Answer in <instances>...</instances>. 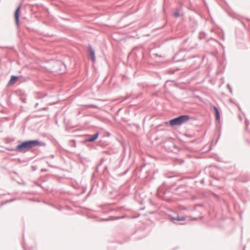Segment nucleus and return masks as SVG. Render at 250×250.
<instances>
[{
	"instance_id": "nucleus-1",
	"label": "nucleus",
	"mask_w": 250,
	"mask_h": 250,
	"mask_svg": "<svg viewBox=\"0 0 250 250\" xmlns=\"http://www.w3.org/2000/svg\"><path fill=\"white\" fill-rule=\"evenodd\" d=\"M19 144L16 146L17 152L25 153L33 147L38 146H45L46 144L39 139L19 141Z\"/></svg>"
},
{
	"instance_id": "nucleus-2",
	"label": "nucleus",
	"mask_w": 250,
	"mask_h": 250,
	"mask_svg": "<svg viewBox=\"0 0 250 250\" xmlns=\"http://www.w3.org/2000/svg\"><path fill=\"white\" fill-rule=\"evenodd\" d=\"M46 70L52 73L62 74L65 72L66 67L65 64L59 60H50L46 66Z\"/></svg>"
},
{
	"instance_id": "nucleus-3",
	"label": "nucleus",
	"mask_w": 250,
	"mask_h": 250,
	"mask_svg": "<svg viewBox=\"0 0 250 250\" xmlns=\"http://www.w3.org/2000/svg\"><path fill=\"white\" fill-rule=\"evenodd\" d=\"M190 118L189 115L188 114H183L179 115L175 118H172L168 121L165 122L166 125H169L172 127L175 126H179L187 123Z\"/></svg>"
},
{
	"instance_id": "nucleus-4",
	"label": "nucleus",
	"mask_w": 250,
	"mask_h": 250,
	"mask_svg": "<svg viewBox=\"0 0 250 250\" xmlns=\"http://www.w3.org/2000/svg\"><path fill=\"white\" fill-rule=\"evenodd\" d=\"M157 194L163 200L169 202L171 201L172 193L169 189H165L163 187H160L158 188Z\"/></svg>"
},
{
	"instance_id": "nucleus-5",
	"label": "nucleus",
	"mask_w": 250,
	"mask_h": 250,
	"mask_svg": "<svg viewBox=\"0 0 250 250\" xmlns=\"http://www.w3.org/2000/svg\"><path fill=\"white\" fill-rule=\"evenodd\" d=\"M195 55L189 56L188 55H183V52L180 51L176 53L173 56V59L175 62H183L187 61L188 60L195 58Z\"/></svg>"
},
{
	"instance_id": "nucleus-6",
	"label": "nucleus",
	"mask_w": 250,
	"mask_h": 250,
	"mask_svg": "<svg viewBox=\"0 0 250 250\" xmlns=\"http://www.w3.org/2000/svg\"><path fill=\"white\" fill-rule=\"evenodd\" d=\"M99 136V132H96L93 135H86V138L83 141V143L85 144L86 146H89V145L87 143L88 142H93L95 141Z\"/></svg>"
},
{
	"instance_id": "nucleus-7",
	"label": "nucleus",
	"mask_w": 250,
	"mask_h": 250,
	"mask_svg": "<svg viewBox=\"0 0 250 250\" xmlns=\"http://www.w3.org/2000/svg\"><path fill=\"white\" fill-rule=\"evenodd\" d=\"M168 217L170 218L171 221L175 224L178 225H185V223H181L180 221H185L186 218V216H179L178 214H176L175 216H173L170 214L168 215Z\"/></svg>"
},
{
	"instance_id": "nucleus-8",
	"label": "nucleus",
	"mask_w": 250,
	"mask_h": 250,
	"mask_svg": "<svg viewBox=\"0 0 250 250\" xmlns=\"http://www.w3.org/2000/svg\"><path fill=\"white\" fill-rule=\"evenodd\" d=\"M88 54L87 55L88 58L93 62H96L95 52L91 44H89L88 45Z\"/></svg>"
},
{
	"instance_id": "nucleus-9",
	"label": "nucleus",
	"mask_w": 250,
	"mask_h": 250,
	"mask_svg": "<svg viewBox=\"0 0 250 250\" xmlns=\"http://www.w3.org/2000/svg\"><path fill=\"white\" fill-rule=\"evenodd\" d=\"M21 3L20 4L15 10L14 12V18L17 27H19L20 25V16L21 13Z\"/></svg>"
},
{
	"instance_id": "nucleus-10",
	"label": "nucleus",
	"mask_w": 250,
	"mask_h": 250,
	"mask_svg": "<svg viewBox=\"0 0 250 250\" xmlns=\"http://www.w3.org/2000/svg\"><path fill=\"white\" fill-rule=\"evenodd\" d=\"M211 107L214 111V115H215L216 121L218 122H220V110H219V108L214 105H212Z\"/></svg>"
},
{
	"instance_id": "nucleus-11",
	"label": "nucleus",
	"mask_w": 250,
	"mask_h": 250,
	"mask_svg": "<svg viewBox=\"0 0 250 250\" xmlns=\"http://www.w3.org/2000/svg\"><path fill=\"white\" fill-rule=\"evenodd\" d=\"M22 76H21L20 77L15 76V75H12L10 77V79L7 85H11L12 84H14Z\"/></svg>"
},
{
	"instance_id": "nucleus-12",
	"label": "nucleus",
	"mask_w": 250,
	"mask_h": 250,
	"mask_svg": "<svg viewBox=\"0 0 250 250\" xmlns=\"http://www.w3.org/2000/svg\"><path fill=\"white\" fill-rule=\"evenodd\" d=\"M98 146L102 148H105L109 146V143L107 141L100 140L98 142Z\"/></svg>"
},
{
	"instance_id": "nucleus-13",
	"label": "nucleus",
	"mask_w": 250,
	"mask_h": 250,
	"mask_svg": "<svg viewBox=\"0 0 250 250\" xmlns=\"http://www.w3.org/2000/svg\"><path fill=\"white\" fill-rule=\"evenodd\" d=\"M173 16L175 18H179L180 16L179 10L178 8H176L173 13Z\"/></svg>"
},
{
	"instance_id": "nucleus-14",
	"label": "nucleus",
	"mask_w": 250,
	"mask_h": 250,
	"mask_svg": "<svg viewBox=\"0 0 250 250\" xmlns=\"http://www.w3.org/2000/svg\"><path fill=\"white\" fill-rule=\"evenodd\" d=\"M184 188L183 186L180 185V186H178L177 188H176L174 189V193H176V194H180L181 192H183V191H179V192L178 191L179 189H180L181 188Z\"/></svg>"
},
{
	"instance_id": "nucleus-15",
	"label": "nucleus",
	"mask_w": 250,
	"mask_h": 250,
	"mask_svg": "<svg viewBox=\"0 0 250 250\" xmlns=\"http://www.w3.org/2000/svg\"><path fill=\"white\" fill-rule=\"evenodd\" d=\"M103 153H105V154H107L108 155H111L113 153V150H111V149H109L108 150H105V151H103Z\"/></svg>"
},
{
	"instance_id": "nucleus-16",
	"label": "nucleus",
	"mask_w": 250,
	"mask_h": 250,
	"mask_svg": "<svg viewBox=\"0 0 250 250\" xmlns=\"http://www.w3.org/2000/svg\"><path fill=\"white\" fill-rule=\"evenodd\" d=\"M69 143H70V145L71 146H73L74 147H76V141H75V140H71L70 141Z\"/></svg>"
},
{
	"instance_id": "nucleus-17",
	"label": "nucleus",
	"mask_w": 250,
	"mask_h": 250,
	"mask_svg": "<svg viewBox=\"0 0 250 250\" xmlns=\"http://www.w3.org/2000/svg\"><path fill=\"white\" fill-rule=\"evenodd\" d=\"M205 33L204 32H200L199 33V38L200 39H202L204 38Z\"/></svg>"
},
{
	"instance_id": "nucleus-18",
	"label": "nucleus",
	"mask_w": 250,
	"mask_h": 250,
	"mask_svg": "<svg viewBox=\"0 0 250 250\" xmlns=\"http://www.w3.org/2000/svg\"><path fill=\"white\" fill-rule=\"evenodd\" d=\"M184 135L188 138H191L194 137V135L193 134H188L185 133Z\"/></svg>"
},
{
	"instance_id": "nucleus-19",
	"label": "nucleus",
	"mask_w": 250,
	"mask_h": 250,
	"mask_svg": "<svg viewBox=\"0 0 250 250\" xmlns=\"http://www.w3.org/2000/svg\"><path fill=\"white\" fill-rule=\"evenodd\" d=\"M6 149L9 151H15L17 152V150L16 149V147L15 148H12V147H8L6 148Z\"/></svg>"
},
{
	"instance_id": "nucleus-20",
	"label": "nucleus",
	"mask_w": 250,
	"mask_h": 250,
	"mask_svg": "<svg viewBox=\"0 0 250 250\" xmlns=\"http://www.w3.org/2000/svg\"><path fill=\"white\" fill-rule=\"evenodd\" d=\"M128 170H129V167H128L127 168H126V169L125 170V171L124 172H123L122 173H121V174H120V175H121V176H124V175H125V174L127 173V172H128Z\"/></svg>"
},
{
	"instance_id": "nucleus-21",
	"label": "nucleus",
	"mask_w": 250,
	"mask_h": 250,
	"mask_svg": "<svg viewBox=\"0 0 250 250\" xmlns=\"http://www.w3.org/2000/svg\"><path fill=\"white\" fill-rule=\"evenodd\" d=\"M179 70V68H177L176 70H169V73L170 74H173L175 73V71H178Z\"/></svg>"
},
{
	"instance_id": "nucleus-22",
	"label": "nucleus",
	"mask_w": 250,
	"mask_h": 250,
	"mask_svg": "<svg viewBox=\"0 0 250 250\" xmlns=\"http://www.w3.org/2000/svg\"><path fill=\"white\" fill-rule=\"evenodd\" d=\"M227 88L229 90V92L232 93V88L230 85L229 84H227Z\"/></svg>"
},
{
	"instance_id": "nucleus-23",
	"label": "nucleus",
	"mask_w": 250,
	"mask_h": 250,
	"mask_svg": "<svg viewBox=\"0 0 250 250\" xmlns=\"http://www.w3.org/2000/svg\"><path fill=\"white\" fill-rule=\"evenodd\" d=\"M52 207H53L54 208H56V209H57L58 210H62V208H63V207L62 206H60V207H56L54 205H52Z\"/></svg>"
},
{
	"instance_id": "nucleus-24",
	"label": "nucleus",
	"mask_w": 250,
	"mask_h": 250,
	"mask_svg": "<svg viewBox=\"0 0 250 250\" xmlns=\"http://www.w3.org/2000/svg\"><path fill=\"white\" fill-rule=\"evenodd\" d=\"M37 168L36 166H32L31 167V169L32 171H35L37 170Z\"/></svg>"
},
{
	"instance_id": "nucleus-25",
	"label": "nucleus",
	"mask_w": 250,
	"mask_h": 250,
	"mask_svg": "<svg viewBox=\"0 0 250 250\" xmlns=\"http://www.w3.org/2000/svg\"><path fill=\"white\" fill-rule=\"evenodd\" d=\"M47 95V93H45L44 95H42V96H39V97H37L38 99H42L45 97H46V96Z\"/></svg>"
},
{
	"instance_id": "nucleus-26",
	"label": "nucleus",
	"mask_w": 250,
	"mask_h": 250,
	"mask_svg": "<svg viewBox=\"0 0 250 250\" xmlns=\"http://www.w3.org/2000/svg\"><path fill=\"white\" fill-rule=\"evenodd\" d=\"M48 109L47 107H44L42 108L38 109L37 111H41V110H47Z\"/></svg>"
},
{
	"instance_id": "nucleus-27",
	"label": "nucleus",
	"mask_w": 250,
	"mask_h": 250,
	"mask_svg": "<svg viewBox=\"0 0 250 250\" xmlns=\"http://www.w3.org/2000/svg\"><path fill=\"white\" fill-rule=\"evenodd\" d=\"M132 125L135 126L137 129H139L140 128V125L138 124H136L133 123Z\"/></svg>"
},
{
	"instance_id": "nucleus-28",
	"label": "nucleus",
	"mask_w": 250,
	"mask_h": 250,
	"mask_svg": "<svg viewBox=\"0 0 250 250\" xmlns=\"http://www.w3.org/2000/svg\"><path fill=\"white\" fill-rule=\"evenodd\" d=\"M8 202H9V201H5V202H2V203H0V207H1L3 205H5V204H7V203H8Z\"/></svg>"
},
{
	"instance_id": "nucleus-29",
	"label": "nucleus",
	"mask_w": 250,
	"mask_h": 250,
	"mask_svg": "<svg viewBox=\"0 0 250 250\" xmlns=\"http://www.w3.org/2000/svg\"><path fill=\"white\" fill-rule=\"evenodd\" d=\"M245 124L246 127H247L249 125V121L247 119H245Z\"/></svg>"
},
{
	"instance_id": "nucleus-30",
	"label": "nucleus",
	"mask_w": 250,
	"mask_h": 250,
	"mask_svg": "<svg viewBox=\"0 0 250 250\" xmlns=\"http://www.w3.org/2000/svg\"><path fill=\"white\" fill-rule=\"evenodd\" d=\"M104 161L105 159L104 158H101L100 161L99 165H101Z\"/></svg>"
},
{
	"instance_id": "nucleus-31",
	"label": "nucleus",
	"mask_w": 250,
	"mask_h": 250,
	"mask_svg": "<svg viewBox=\"0 0 250 250\" xmlns=\"http://www.w3.org/2000/svg\"><path fill=\"white\" fill-rule=\"evenodd\" d=\"M154 55L155 56L158 57H160V58H163V57H164V56H162V55H159L158 54H157V53L154 54Z\"/></svg>"
},
{
	"instance_id": "nucleus-32",
	"label": "nucleus",
	"mask_w": 250,
	"mask_h": 250,
	"mask_svg": "<svg viewBox=\"0 0 250 250\" xmlns=\"http://www.w3.org/2000/svg\"><path fill=\"white\" fill-rule=\"evenodd\" d=\"M48 171V169L46 168H42L41 170V172H44Z\"/></svg>"
},
{
	"instance_id": "nucleus-33",
	"label": "nucleus",
	"mask_w": 250,
	"mask_h": 250,
	"mask_svg": "<svg viewBox=\"0 0 250 250\" xmlns=\"http://www.w3.org/2000/svg\"><path fill=\"white\" fill-rule=\"evenodd\" d=\"M130 97V96L129 95H126L125 97V98H124V100H126L127 99H128V98H129Z\"/></svg>"
},
{
	"instance_id": "nucleus-34",
	"label": "nucleus",
	"mask_w": 250,
	"mask_h": 250,
	"mask_svg": "<svg viewBox=\"0 0 250 250\" xmlns=\"http://www.w3.org/2000/svg\"><path fill=\"white\" fill-rule=\"evenodd\" d=\"M17 161L20 163H21L22 162H23L24 161L21 160L20 158H18Z\"/></svg>"
},
{
	"instance_id": "nucleus-35",
	"label": "nucleus",
	"mask_w": 250,
	"mask_h": 250,
	"mask_svg": "<svg viewBox=\"0 0 250 250\" xmlns=\"http://www.w3.org/2000/svg\"><path fill=\"white\" fill-rule=\"evenodd\" d=\"M21 99L23 103H26V99L25 98H21Z\"/></svg>"
},
{
	"instance_id": "nucleus-36",
	"label": "nucleus",
	"mask_w": 250,
	"mask_h": 250,
	"mask_svg": "<svg viewBox=\"0 0 250 250\" xmlns=\"http://www.w3.org/2000/svg\"><path fill=\"white\" fill-rule=\"evenodd\" d=\"M125 217L124 216H118L116 217V219H122V218H124Z\"/></svg>"
},
{
	"instance_id": "nucleus-37",
	"label": "nucleus",
	"mask_w": 250,
	"mask_h": 250,
	"mask_svg": "<svg viewBox=\"0 0 250 250\" xmlns=\"http://www.w3.org/2000/svg\"><path fill=\"white\" fill-rule=\"evenodd\" d=\"M47 163L48 164V166L49 167H53V168H54V167H56L53 166H52V165H51L49 164L47 162Z\"/></svg>"
},
{
	"instance_id": "nucleus-38",
	"label": "nucleus",
	"mask_w": 250,
	"mask_h": 250,
	"mask_svg": "<svg viewBox=\"0 0 250 250\" xmlns=\"http://www.w3.org/2000/svg\"><path fill=\"white\" fill-rule=\"evenodd\" d=\"M196 207H203L204 205L203 204H197L196 205Z\"/></svg>"
},
{
	"instance_id": "nucleus-39",
	"label": "nucleus",
	"mask_w": 250,
	"mask_h": 250,
	"mask_svg": "<svg viewBox=\"0 0 250 250\" xmlns=\"http://www.w3.org/2000/svg\"><path fill=\"white\" fill-rule=\"evenodd\" d=\"M237 106H238V108L239 111L241 112L242 110H241V108L240 106L238 104L237 105Z\"/></svg>"
},
{
	"instance_id": "nucleus-40",
	"label": "nucleus",
	"mask_w": 250,
	"mask_h": 250,
	"mask_svg": "<svg viewBox=\"0 0 250 250\" xmlns=\"http://www.w3.org/2000/svg\"><path fill=\"white\" fill-rule=\"evenodd\" d=\"M89 193H92V194H95V191H94V192H93V191H92V188H91V190L90 191V192H89Z\"/></svg>"
},
{
	"instance_id": "nucleus-41",
	"label": "nucleus",
	"mask_w": 250,
	"mask_h": 250,
	"mask_svg": "<svg viewBox=\"0 0 250 250\" xmlns=\"http://www.w3.org/2000/svg\"><path fill=\"white\" fill-rule=\"evenodd\" d=\"M156 211H149L148 213L150 214H153L154 213H155Z\"/></svg>"
},
{
	"instance_id": "nucleus-42",
	"label": "nucleus",
	"mask_w": 250,
	"mask_h": 250,
	"mask_svg": "<svg viewBox=\"0 0 250 250\" xmlns=\"http://www.w3.org/2000/svg\"><path fill=\"white\" fill-rule=\"evenodd\" d=\"M38 105H39V103H36L35 105V107L37 108L38 107Z\"/></svg>"
},
{
	"instance_id": "nucleus-43",
	"label": "nucleus",
	"mask_w": 250,
	"mask_h": 250,
	"mask_svg": "<svg viewBox=\"0 0 250 250\" xmlns=\"http://www.w3.org/2000/svg\"><path fill=\"white\" fill-rule=\"evenodd\" d=\"M98 167H99V165H98L96 168V169H95V171H98Z\"/></svg>"
},
{
	"instance_id": "nucleus-44",
	"label": "nucleus",
	"mask_w": 250,
	"mask_h": 250,
	"mask_svg": "<svg viewBox=\"0 0 250 250\" xmlns=\"http://www.w3.org/2000/svg\"><path fill=\"white\" fill-rule=\"evenodd\" d=\"M50 156H51V157L52 158H54V157H55L54 155H53V154H51Z\"/></svg>"
},
{
	"instance_id": "nucleus-45",
	"label": "nucleus",
	"mask_w": 250,
	"mask_h": 250,
	"mask_svg": "<svg viewBox=\"0 0 250 250\" xmlns=\"http://www.w3.org/2000/svg\"><path fill=\"white\" fill-rule=\"evenodd\" d=\"M145 207L141 208H140V210H144V209H145Z\"/></svg>"
},
{
	"instance_id": "nucleus-46",
	"label": "nucleus",
	"mask_w": 250,
	"mask_h": 250,
	"mask_svg": "<svg viewBox=\"0 0 250 250\" xmlns=\"http://www.w3.org/2000/svg\"><path fill=\"white\" fill-rule=\"evenodd\" d=\"M239 117L240 120H242V118L241 117V116L240 115L239 116Z\"/></svg>"
},
{
	"instance_id": "nucleus-47",
	"label": "nucleus",
	"mask_w": 250,
	"mask_h": 250,
	"mask_svg": "<svg viewBox=\"0 0 250 250\" xmlns=\"http://www.w3.org/2000/svg\"><path fill=\"white\" fill-rule=\"evenodd\" d=\"M215 196H216V197L217 198V199H218V200H219V196H218V195H215Z\"/></svg>"
},
{
	"instance_id": "nucleus-48",
	"label": "nucleus",
	"mask_w": 250,
	"mask_h": 250,
	"mask_svg": "<svg viewBox=\"0 0 250 250\" xmlns=\"http://www.w3.org/2000/svg\"><path fill=\"white\" fill-rule=\"evenodd\" d=\"M67 208H68L69 209H71V208L69 207V206H66Z\"/></svg>"
},
{
	"instance_id": "nucleus-49",
	"label": "nucleus",
	"mask_w": 250,
	"mask_h": 250,
	"mask_svg": "<svg viewBox=\"0 0 250 250\" xmlns=\"http://www.w3.org/2000/svg\"><path fill=\"white\" fill-rule=\"evenodd\" d=\"M30 79V78L29 77H27L26 79V81L28 80H29Z\"/></svg>"
},
{
	"instance_id": "nucleus-50",
	"label": "nucleus",
	"mask_w": 250,
	"mask_h": 250,
	"mask_svg": "<svg viewBox=\"0 0 250 250\" xmlns=\"http://www.w3.org/2000/svg\"><path fill=\"white\" fill-rule=\"evenodd\" d=\"M243 183H245V182H246L247 181H241Z\"/></svg>"
},
{
	"instance_id": "nucleus-51",
	"label": "nucleus",
	"mask_w": 250,
	"mask_h": 250,
	"mask_svg": "<svg viewBox=\"0 0 250 250\" xmlns=\"http://www.w3.org/2000/svg\"><path fill=\"white\" fill-rule=\"evenodd\" d=\"M4 47H1L0 46V48H4Z\"/></svg>"
},
{
	"instance_id": "nucleus-52",
	"label": "nucleus",
	"mask_w": 250,
	"mask_h": 250,
	"mask_svg": "<svg viewBox=\"0 0 250 250\" xmlns=\"http://www.w3.org/2000/svg\"><path fill=\"white\" fill-rule=\"evenodd\" d=\"M46 176H52V175L50 174H47Z\"/></svg>"
},
{
	"instance_id": "nucleus-53",
	"label": "nucleus",
	"mask_w": 250,
	"mask_h": 250,
	"mask_svg": "<svg viewBox=\"0 0 250 250\" xmlns=\"http://www.w3.org/2000/svg\"><path fill=\"white\" fill-rule=\"evenodd\" d=\"M194 220H197V218H194L193 219Z\"/></svg>"
},
{
	"instance_id": "nucleus-54",
	"label": "nucleus",
	"mask_w": 250,
	"mask_h": 250,
	"mask_svg": "<svg viewBox=\"0 0 250 250\" xmlns=\"http://www.w3.org/2000/svg\"><path fill=\"white\" fill-rule=\"evenodd\" d=\"M245 248H246V246H245V247H244V249H243V250H245Z\"/></svg>"
},
{
	"instance_id": "nucleus-55",
	"label": "nucleus",
	"mask_w": 250,
	"mask_h": 250,
	"mask_svg": "<svg viewBox=\"0 0 250 250\" xmlns=\"http://www.w3.org/2000/svg\"><path fill=\"white\" fill-rule=\"evenodd\" d=\"M154 95H157V93L154 94Z\"/></svg>"
}]
</instances>
